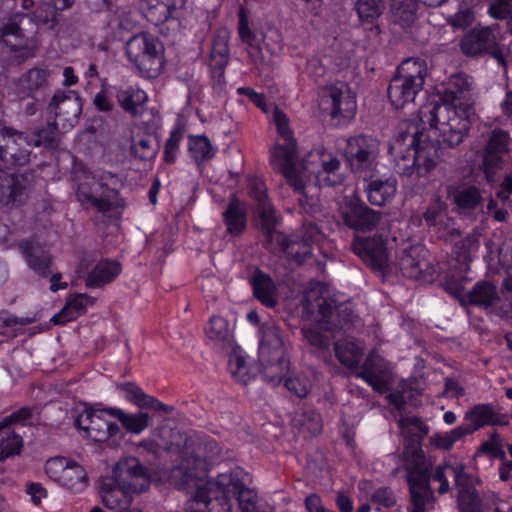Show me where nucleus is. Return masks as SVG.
I'll return each instance as SVG.
<instances>
[{
  "label": "nucleus",
  "mask_w": 512,
  "mask_h": 512,
  "mask_svg": "<svg viewBox=\"0 0 512 512\" xmlns=\"http://www.w3.org/2000/svg\"><path fill=\"white\" fill-rule=\"evenodd\" d=\"M257 211L261 220V227L267 236L268 241H272L273 232L278 224V219L274 208L270 202L257 205Z\"/></svg>",
  "instance_id": "5fc2aeb1"
},
{
  "label": "nucleus",
  "mask_w": 512,
  "mask_h": 512,
  "mask_svg": "<svg viewBox=\"0 0 512 512\" xmlns=\"http://www.w3.org/2000/svg\"><path fill=\"white\" fill-rule=\"evenodd\" d=\"M495 45V37L490 28H474L461 40V50L464 54L476 56L489 52Z\"/></svg>",
  "instance_id": "7c9ffc66"
},
{
  "label": "nucleus",
  "mask_w": 512,
  "mask_h": 512,
  "mask_svg": "<svg viewBox=\"0 0 512 512\" xmlns=\"http://www.w3.org/2000/svg\"><path fill=\"white\" fill-rule=\"evenodd\" d=\"M427 76V64L420 58H408L397 68L396 75L388 87V98L397 108L414 103L422 91Z\"/></svg>",
  "instance_id": "0eeeda50"
},
{
  "label": "nucleus",
  "mask_w": 512,
  "mask_h": 512,
  "mask_svg": "<svg viewBox=\"0 0 512 512\" xmlns=\"http://www.w3.org/2000/svg\"><path fill=\"white\" fill-rule=\"evenodd\" d=\"M204 332L207 339L214 345L230 344L233 338L228 321L220 316H212Z\"/></svg>",
  "instance_id": "79ce46f5"
},
{
  "label": "nucleus",
  "mask_w": 512,
  "mask_h": 512,
  "mask_svg": "<svg viewBox=\"0 0 512 512\" xmlns=\"http://www.w3.org/2000/svg\"><path fill=\"white\" fill-rule=\"evenodd\" d=\"M121 179L108 171L95 174L89 181L79 184L78 200L94 207L101 213H110L123 206L119 195Z\"/></svg>",
  "instance_id": "6e6552de"
},
{
  "label": "nucleus",
  "mask_w": 512,
  "mask_h": 512,
  "mask_svg": "<svg viewBox=\"0 0 512 512\" xmlns=\"http://www.w3.org/2000/svg\"><path fill=\"white\" fill-rule=\"evenodd\" d=\"M363 349L356 342L344 339L335 343V355L346 367H356L360 363Z\"/></svg>",
  "instance_id": "de8ad7c7"
},
{
  "label": "nucleus",
  "mask_w": 512,
  "mask_h": 512,
  "mask_svg": "<svg viewBox=\"0 0 512 512\" xmlns=\"http://www.w3.org/2000/svg\"><path fill=\"white\" fill-rule=\"evenodd\" d=\"M472 433L473 429H468L465 425L458 426L448 432L436 435L435 444L441 449L449 450L456 442Z\"/></svg>",
  "instance_id": "6e6d98bb"
},
{
  "label": "nucleus",
  "mask_w": 512,
  "mask_h": 512,
  "mask_svg": "<svg viewBox=\"0 0 512 512\" xmlns=\"http://www.w3.org/2000/svg\"><path fill=\"white\" fill-rule=\"evenodd\" d=\"M188 148L192 159L197 163L210 160L216 152L206 136H191Z\"/></svg>",
  "instance_id": "8fccbe9b"
},
{
  "label": "nucleus",
  "mask_w": 512,
  "mask_h": 512,
  "mask_svg": "<svg viewBox=\"0 0 512 512\" xmlns=\"http://www.w3.org/2000/svg\"><path fill=\"white\" fill-rule=\"evenodd\" d=\"M510 137L502 129H494L490 132L487 143L482 153V166L486 180L494 182V175L501 167L503 157L509 151Z\"/></svg>",
  "instance_id": "a211bd4d"
},
{
  "label": "nucleus",
  "mask_w": 512,
  "mask_h": 512,
  "mask_svg": "<svg viewBox=\"0 0 512 512\" xmlns=\"http://www.w3.org/2000/svg\"><path fill=\"white\" fill-rule=\"evenodd\" d=\"M116 97L123 110L132 115L141 113L144 104L148 100L146 92L134 86L120 88Z\"/></svg>",
  "instance_id": "ea45409f"
},
{
  "label": "nucleus",
  "mask_w": 512,
  "mask_h": 512,
  "mask_svg": "<svg viewBox=\"0 0 512 512\" xmlns=\"http://www.w3.org/2000/svg\"><path fill=\"white\" fill-rule=\"evenodd\" d=\"M417 0H391L390 14L394 23L401 27L412 24L416 18Z\"/></svg>",
  "instance_id": "a18cd8bd"
},
{
  "label": "nucleus",
  "mask_w": 512,
  "mask_h": 512,
  "mask_svg": "<svg viewBox=\"0 0 512 512\" xmlns=\"http://www.w3.org/2000/svg\"><path fill=\"white\" fill-rule=\"evenodd\" d=\"M32 143L22 132L0 126V160L22 166L29 162Z\"/></svg>",
  "instance_id": "2eb2a0df"
},
{
  "label": "nucleus",
  "mask_w": 512,
  "mask_h": 512,
  "mask_svg": "<svg viewBox=\"0 0 512 512\" xmlns=\"http://www.w3.org/2000/svg\"><path fill=\"white\" fill-rule=\"evenodd\" d=\"M404 469L409 485L411 507L410 512H426L432 492L430 490V464L421 450L413 451L407 459Z\"/></svg>",
  "instance_id": "9b49d317"
},
{
  "label": "nucleus",
  "mask_w": 512,
  "mask_h": 512,
  "mask_svg": "<svg viewBox=\"0 0 512 512\" xmlns=\"http://www.w3.org/2000/svg\"><path fill=\"white\" fill-rule=\"evenodd\" d=\"M27 187L22 176L0 169V203L14 205L26 198Z\"/></svg>",
  "instance_id": "cd10ccee"
},
{
  "label": "nucleus",
  "mask_w": 512,
  "mask_h": 512,
  "mask_svg": "<svg viewBox=\"0 0 512 512\" xmlns=\"http://www.w3.org/2000/svg\"><path fill=\"white\" fill-rule=\"evenodd\" d=\"M223 221L229 235L233 237L240 236L247 226L246 205L233 197L223 212Z\"/></svg>",
  "instance_id": "473e14b6"
},
{
  "label": "nucleus",
  "mask_w": 512,
  "mask_h": 512,
  "mask_svg": "<svg viewBox=\"0 0 512 512\" xmlns=\"http://www.w3.org/2000/svg\"><path fill=\"white\" fill-rule=\"evenodd\" d=\"M467 297L471 304L482 306L485 309L493 306L499 300L496 286L488 281L477 282L468 292Z\"/></svg>",
  "instance_id": "37998d69"
},
{
  "label": "nucleus",
  "mask_w": 512,
  "mask_h": 512,
  "mask_svg": "<svg viewBox=\"0 0 512 512\" xmlns=\"http://www.w3.org/2000/svg\"><path fill=\"white\" fill-rule=\"evenodd\" d=\"M357 377L362 378L375 391L386 392L391 382L390 365L380 355L372 352L365 359Z\"/></svg>",
  "instance_id": "412c9836"
},
{
  "label": "nucleus",
  "mask_w": 512,
  "mask_h": 512,
  "mask_svg": "<svg viewBox=\"0 0 512 512\" xmlns=\"http://www.w3.org/2000/svg\"><path fill=\"white\" fill-rule=\"evenodd\" d=\"M353 252L374 270H385L389 256L381 237H356L352 244Z\"/></svg>",
  "instance_id": "aec40b11"
},
{
  "label": "nucleus",
  "mask_w": 512,
  "mask_h": 512,
  "mask_svg": "<svg viewBox=\"0 0 512 512\" xmlns=\"http://www.w3.org/2000/svg\"><path fill=\"white\" fill-rule=\"evenodd\" d=\"M453 199L459 209L470 210L480 204L482 196L475 186H460L454 191Z\"/></svg>",
  "instance_id": "3c124183"
},
{
  "label": "nucleus",
  "mask_w": 512,
  "mask_h": 512,
  "mask_svg": "<svg viewBox=\"0 0 512 512\" xmlns=\"http://www.w3.org/2000/svg\"><path fill=\"white\" fill-rule=\"evenodd\" d=\"M118 390L123 396L130 402L134 403L139 408H142V404L145 403L148 394L137 385L131 382L123 383L118 385Z\"/></svg>",
  "instance_id": "e2e57ef3"
},
{
  "label": "nucleus",
  "mask_w": 512,
  "mask_h": 512,
  "mask_svg": "<svg viewBox=\"0 0 512 512\" xmlns=\"http://www.w3.org/2000/svg\"><path fill=\"white\" fill-rule=\"evenodd\" d=\"M47 476L73 493H81L88 487L85 469L77 462L65 457H54L45 465Z\"/></svg>",
  "instance_id": "ddd939ff"
},
{
  "label": "nucleus",
  "mask_w": 512,
  "mask_h": 512,
  "mask_svg": "<svg viewBox=\"0 0 512 512\" xmlns=\"http://www.w3.org/2000/svg\"><path fill=\"white\" fill-rule=\"evenodd\" d=\"M323 238V234L314 223H307L301 231V240H292L288 244L289 254L294 255L297 261H302L311 253V245L319 242Z\"/></svg>",
  "instance_id": "e433bc0d"
},
{
  "label": "nucleus",
  "mask_w": 512,
  "mask_h": 512,
  "mask_svg": "<svg viewBox=\"0 0 512 512\" xmlns=\"http://www.w3.org/2000/svg\"><path fill=\"white\" fill-rule=\"evenodd\" d=\"M423 218L428 226L446 224L445 204L440 200H434L423 213Z\"/></svg>",
  "instance_id": "052dcab7"
},
{
  "label": "nucleus",
  "mask_w": 512,
  "mask_h": 512,
  "mask_svg": "<svg viewBox=\"0 0 512 512\" xmlns=\"http://www.w3.org/2000/svg\"><path fill=\"white\" fill-rule=\"evenodd\" d=\"M449 471L458 489V505L461 512H482L480 499L475 491L479 479L467 470L465 463L457 458L448 460Z\"/></svg>",
  "instance_id": "4468645a"
},
{
  "label": "nucleus",
  "mask_w": 512,
  "mask_h": 512,
  "mask_svg": "<svg viewBox=\"0 0 512 512\" xmlns=\"http://www.w3.org/2000/svg\"><path fill=\"white\" fill-rule=\"evenodd\" d=\"M107 409L85 408L75 419V426L83 437L95 442L111 441L110 445H118L123 434L117 424L112 423Z\"/></svg>",
  "instance_id": "f8f14e48"
},
{
  "label": "nucleus",
  "mask_w": 512,
  "mask_h": 512,
  "mask_svg": "<svg viewBox=\"0 0 512 512\" xmlns=\"http://www.w3.org/2000/svg\"><path fill=\"white\" fill-rule=\"evenodd\" d=\"M51 76L46 66H36L24 73L16 82V91L22 98L31 97L48 84Z\"/></svg>",
  "instance_id": "2f4dec72"
},
{
  "label": "nucleus",
  "mask_w": 512,
  "mask_h": 512,
  "mask_svg": "<svg viewBox=\"0 0 512 512\" xmlns=\"http://www.w3.org/2000/svg\"><path fill=\"white\" fill-rule=\"evenodd\" d=\"M253 294L263 305L272 308L277 304V288L272 278L260 270L250 279Z\"/></svg>",
  "instance_id": "c9c22d12"
},
{
  "label": "nucleus",
  "mask_w": 512,
  "mask_h": 512,
  "mask_svg": "<svg viewBox=\"0 0 512 512\" xmlns=\"http://www.w3.org/2000/svg\"><path fill=\"white\" fill-rule=\"evenodd\" d=\"M126 54L145 78L157 77L163 68L164 47L154 36L139 33L129 39Z\"/></svg>",
  "instance_id": "1a4fd4ad"
},
{
  "label": "nucleus",
  "mask_w": 512,
  "mask_h": 512,
  "mask_svg": "<svg viewBox=\"0 0 512 512\" xmlns=\"http://www.w3.org/2000/svg\"><path fill=\"white\" fill-rule=\"evenodd\" d=\"M296 163L297 174L299 176H307L304 188L295 191L302 195L299 198L301 206H304V201H307L306 189L312 182V175L314 177V184L319 187L340 185L344 180L339 158L327 149L322 148L311 151L302 160L296 158Z\"/></svg>",
  "instance_id": "39448f33"
},
{
  "label": "nucleus",
  "mask_w": 512,
  "mask_h": 512,
  "mask_svg": "<svg viewBox=\"0 0 512 512\" xmlns=\"http://www.w3.org/2000/svg\"><path fill=\"white\" fill-rule=\"evenodd\" d=\"M379 142L370 136H355L347 140L345 156L353 170L372 168L379 154Z\"/></svg>",
  "instance_id": "dca6fc26"
},
{
  "label": "nucleus",
  "mask_w": 512,
  "mask_h": 512,
  "mask_svg": "<svg viewBox=\"0 0 512 512\" xmlns=\"http://www.w3.org/2000/svg\"><path fill=\"white\" fill-rule=\"evenodd\" d=\"M357 14L362 22L373 23L383 13V0H358L355 5Z\"/></svg>",
  "instance_id": "864d4df0"
},
{
  "label": "nucleus",
  "mask_w": 512,
  "mask_h": 512,
  "mask_svg": "<svg viewBox=\"0 0 512 512\" xmlns=\"http://www.w3.org/2000/svg\"><path fill=\"white\" fill-rule=\"evenodd\" d=\"M258 351V360L268 362L269 357L286 356V347L280 329L273 323L262 326Z\"/></svg>",
  "instance_id": "393cba45"
},
{
  "label": "nucleus",
  "mask_w": 512,
  "mask_h": 512,
  "mask_svg": "<svg viewBox=\"0 0 512 512\" xmlns=\"http://www.w3.org/2000/svg\"><path fill=\"white\" fill-rule=\"evenodd\" d=\"M344 223L355 230H372L380 219L381 214L370 209L364 203L350 200L341 208Z\"/></svg>",
  "instance_id": "4be33fe9"
},
{
  "label": "nucleus",
  "mask_w": 512,
  "mask_h": 512,
  "mask_svg": "<svg viewBox=\"0 0 512 512\" xmlns=\"http://www.w3.org/2000/svg\"><path fill=\"white\" fill-rule=\"evenodd\" d=\"M326 291V286L321 282L311 284L309 291L306 293L304 302L308 311L318 309L321 318L316 324L309 325L302 328L304 338L312 346L318 349H324L329 346V339L324 335L321 330L332 331L330 326V319L333 317V307L328 303L323 293Z\"/></svg>",
  "instance_id": "9d476101"
},
{
  "label": "nucleus",
  "mask_w": 512,
  "mask_h": 512,
  "mask_svg": "<svg viewBox=\"0 0 512 512\" xmlns=\"http://www.w3.org/2000/svg\"><path fill=\"white\" fill-rule=\"evenodd\" d=\"M112 478L124 487H130L138 493L145 491L150 485L145 467L134 457H127L118 461L113 469Z\"/></svg>",
  "instance_id": "6ab92c4d"
},
{
  "label": "nucleus",
  "mask_w": 512,
  "mask_h": 512,
  "mask_svg": "<svg viewBox=\"0 0 512 512\" xmlns=\"http://www.w3.org/2000/svg\"><path fill=\"white\" fill-rule=\"evenodd\" d=\"M249 481L250 476L248 473L241 468H235L230 472L219 474L215 483H208L205 486L213 488L215 492L231 500Z\"/></svg>",
  "instance_id": "c85d7f7f"
},
{
  "label": "nucleus",
  "mask_w": 512,
  "mask_h": 512,
  "mask_svg": "<svg viewBox=\"0 0 512 512\" xmlns=\"http://www.w3.org/2000/svg\"><path fill=\"white\" fill-rule=\"evenodd\" d=\"M292 425L305 436L318 435L323 427L321 416L312 409L297 412L292 419Z\"/></svg>",
  "instance_id": "c03bdc74"
},
{
  "label": "nucleus",
  "mask_w": 512,
  "mask_h": 512,
  "mask_svg": "<svg viewBox=\"0 0 512 512\" xmlns=\"http://www.w3.org/2000/svg\"><path fill=\"white\" fill-rule=\"evenodd\" d=\"M60 131H62L61 128L55 122L48 123L29 137V140L32 143V147L54 148L58 143Z\"/></svg>",
  "instance_id": "603ef678"
},
{
  "label": "nucleus",
  "mask_w": 512,
  "mask_h": 512,
  "mask_svg": "<svg viewBox=\"0 0 512 512\" xmlns=\"http://www.w3.org/2000/svg\"><path fill=\"white\" fill-rule=\"evenodd\" d=\"M425 249L421 245H410L404 249L398 259L397 266L404 277L419 279L427 268Z\"/></svg>",
  "instance_id": "c756f323"
},
{
  "label": "nucleus",
  "mask_w": 512,
  "mask_h": 512,
  "mask_svg": "<svg viewBox=\"0 0 512 512\" xmlns=\"http://www.w3.org/2000/svg\"><path fill=\"white\" fill-rule=\"evenodd\" d=\"M389 153L395 171L407 177H426L440 161L438 148L429 140L424 127L410 120L399 124L389 144Z\"/></svg>",
  "instance_id": "f03ea898"
},
{
  "label": "nucleus",
  "mask_w": 512,
  "mask_h": 512,
  "mask_svg": "<svg viewBox=\"0 0 512 512\" xmlns=\"http://www.w3.org/2000/svg\"><path fill=\"white\" fill-rule=\"evenodd\" d=\"M331 116L351 119L357 110L356 96L346 84L333 86L329 89Z\"/></svg>",
  "instance_id": "a878e982"
},
{
  "label": "nucleus",
  "mask_w": 512,
  "mask_h": 512,
  "mask_svg": "<svg viewBox=\"0 0 512 512\" xmlns=\"http://www.w3.org/2000/svg\"><path fill=\"white\" fill-rule=\"evenodd\" d=\"M108 412L110 417L117 418L130 433L140 434L148 427L149 416L146 413L127 414L119 408H108Z\"/></svg>",
  "instance_id": "49530a36"
},
{
  "label": "nucleus",
  "mask_w": 512,
  "mask_h": 512,
  "mask_svg": "<svg viewBox=\"0 0 512 512\" xmlns=\"http://www.w3.org/2000/svg\"><path fill=\"white\" fill-rule=\"evenodd\" d=\"M56 8L49 4L39 6L32 15L18 14L10 19L0 29V42L13 52H19L21 57L28 58L37 48L35 39L36 30L24 28V24L34 22L36 26L46 25L53 28L55 25Z\"/></svg>",
  "instance_id": "20e7f679"
},
{
  "label": "nucleus",
  "mask_w": 512,
  "mask_h": 512,
  "mask_svg": "<svg viewBox=\"0 0 512 512\" xmlns=\"http://www.w3.org/2000/svg\"><path fill=\"white\" fill-rule=\"evenodd\" d=\"M22 447V438L0 423V461L16 455Z\"/></svg>",
  "instance_id": "09e8293b"
},
{
  "label": "nucleus",
  "mask_w": 512,
  "mask_h": 512,
  "mask_svg": "<svg viewBox=\"0 0 512 512\" xmlns=\"http://www.w3.org/2000/svg\"><path fill=\"white\" fill-rule=\"evenodd\" d=\"M273 120L283 143H277L270 155V163L276 172L286 179L294 191L302 190L307 176L297 174L296 143L289 127V120L281 110L275 109Z\"/></svg>",
  "instance_id": "423d86ee"
},
{
  "label": "nucleus",
  "mask_w": 512,
  "mask_h": 512,
  "mask_svg": "<svg viewBox=\"0 0 512 512\" xmlns=\"http://www.w3.org/2000/svg\"><path fill=\"white\" fill-rule=\"evenodd\" d=\"M95 299L87 294L71 295L60 312L52 317L54 324L62 325L82 315L88 307H91Z\"/></svg>",
  "instance_id": "72a5a7b5"
},
{
  "label": "nucleus",
  "mask_w": 512,
  "mask_h": 512,
  "mask_svg": "<svg viewBox=\"0 0 512 512\" xmlns=\"http://www.w3.org/2000/svg\"><path fill=\"white\" fill-rule=\"evenodd\" d=\"M182 138L183 135L179 130L175 129L170 132L163 152V159L167 164H172L176 161Z\"/></svg>",
  "instance_id": "680f3d73"
},
{
  "label": "nucleus",
  "mask_w": 512,
  "mask_h": 512,
  "mask_svg": "<svg viewBox=\"0 0 512 512\" xmlns=\"http://www.w3.org/2000/svg\"><path fill=\"white\" fill-rule=\"evenodd\" d=\"M235 498L242 512H257V493L247 485L237 493Z\"/></svg>",
  "instance_id": "0e129e2a"
},
{
  "label": "nucleus",
  "mask_w": 512,
  "mask_h": 512,
  "mask_svg": "<svg viewBox=\"0 0 512 512\" xmlns=\"http://www.w3.org/2000/svg\"><path fill=\"white\" fill-rule=\"evenodd\" d=\"M27 265L41 276H47L51 266L48 251L36 240H23L18 244Z\"/></svg>",
  "instance_id": "bb28decb"
},
{
  "label": "nucleus",
  "mask_w": 512,
  "mask_h": 512,
  "mask_svg": "<svg viewBox=\"0 0 512 512\" xmlns=\"http://www.w3.org/2000/svg\"><path fill=\"white\" fill-rule=\"evenodd\" d=\"M121 272V266L116 261L102 260L98 262L86 278L88 288H101L115 280Z\"/></svg>",
  "instance_id": "58836bf2"
},
{
  "label": "nucleus",
  "mask_w": 512,
  "mask_h": 512,
  "mask_svg": "<svg viewBox=\"0 0 512 512\" xmlns=\"http://www.w3.org/2000/svg\"><path fill=\"white\" fill-rule=\"evenodd\" d=\"M471 82L465 75L450 78L442 102L431 101L419 110L422 125L434 130L438 142L453 148L460 145L468 135L473 111Z\"/></svg>",
  "instance_id": "f257e3e1"
},
{
  "label": "nucleus",
  "mask_w": 512,
  "mask_h": 512,
  "mask_svg": "<svg viewBox=\"0 0 512 512\" xmlns=\"http://www.w3.org/2000/svg\"><path fill=\"white\" fill-rule=\"evenodd\" d=\"M229 39L230 31L227 28H220L213 40L210 68L213 78L217 79L219 83L224 82L225 69L229 63Z\"/></svg>",
  "instance_id": "b1692460"
},
{
  "label": "nucleus",
  "mask_w": 512,
  "mask_h": 512,
  "mask_svg": "<svg viewBox=\"0 0 512 512\" xmlns=\"http://www.w3.org/2000/svg\"><path fill=\"white\" fill-rule=\"evenodd\" d=\"M488 14L494 19L507 20L512 15V0H493L488 7Z\"/></svg>",
  "instance_id": "774afa93"
},
{
  "label": "nucleus",
  "mask_w": 512,
  "mask_h": 512,
  "mask_svg": "<svg viewBox=\"0 0 512 512\" xmlns=\"http://www.w3.org/2000/svg\"><path fill=\"white\" fill-rule=\"evenodd\" d=\"M465 420L468 429H473V432L488 425H500L502 421L499 413L490 404H478L468 410L465 414Z\"/></svg>",
  "instance_id": "4c0bfd02"
},
{
  "label": "nucleus",
  "mask_w": 512,
  "mask_h": 512,
  "mask_svg": "<svg viewBox=\"0 0 512 512\" xmlns=\"http://www.w3.org/2000/svg\"><path fill=\"white\" fill-rule=\"evenodd\" d=\"M228 368L232 376L240 383L247 384L251 379L247 360L241 355H233L229 360Z\"/></svg>",
  "instance_id": "bf43d9fd"
},
{
  "label": "nucleus",
  "mask_w": 512,
  "mask_h": 512,
  "mask_svg": "<svg viewBox=\"0 0 512 512\" xmlns=\"http://www.w3.org/2000/svg\"><path fill=\"white\" fill-rule=\"evenodd\" d=\"M238 34L241 41L250 48L256 44V34L250 29L248 17L241 9L238 15Z\"/></svg>",
  "instance_id": "69168bd1"
},
{
  "label": "nucleus",
  "mask_w": 512,
  "mask_h": 512,
  "mask_svg": "<svg viewBox=\"0 0 512 512\" xmlns=\"http://www.w3.org/2000/svg\"><path fill=\"white\" fill-rule=\"evenodd\" d=\"M480 247V242L475 236H467L455 244L457 261L467 263L472 260Z\"/></svg>",
  "instance_id": "4d7b16f0"
},
{
  "label": "nucleus",
  "mask_w": 512,
  "mask_h": 512,
  "mask_svg": "<svg viewBox=\"0 0 512 512\" xmlns=\"http://www.w3.org/2000/svg\"><path fill=\"white\" fill-rule=\"evenodd\" d=\"M50 113L55 116V123L62 131H68L78 122L82 112V102L73 91H57L50 104Z\"/></svg>",
  "instance_id": "f3484780"
},
{
  "label": "nucleus",
  "mask_w": 512,
  "mask_h": 512,
  "mask_svg": "<svg viewBox=\"0 0 512 512\" xmlns=\"http://www.w3.org/2000/svg\"><path fill=\"white\" fill-rule=\"evenodd\" d=\"M99 494L102 503L108 509L123 511L131 505L134 494H138V492H134L130 487H124L112 477H102L99 484Z\"/></svg>",
  "instance_id": "5701e85b"
},
{
  "label": "nucleus",
  "mask_w": 512,
  "mask_h": 512,
  "mask_svg": "<svg viewBox=\"0 0 512 512\" xmlns=\"http://www.w3.org/2000/svg\"><path fill=\"white\" fill-rule=\"evenodd\" d=\"M264 381L277 386L287 375L289 360L286 356L279 358L269 357L268 362L259 361Z\"/></svg>",
  "instance_id": "a19ab883"
},
{
  "label": "nucleus",
  "mask_w": 512,
  "mask_h": 512,
  "mask_svg": "<svg viewBox=\"0 0 512 512\" xmlns=\"http://www.w3.org/2000/svg\"><path fill=\"white\" fill-rule=\"evenodd\" d=\"M132 152L140 159H151L157 154V146L151 136H143L133 141Z\"/></svg>",
  "instance_id": "13d9d810"
},
{
  "label": "nucleus",
  "mask_w": 512,
  "mask_h": 512,
  "mask_svg": "<svg viewBox=\"0 0 512 512\" xmlns=\"http://www.w3.org/2000/svg\"><path fill=\"white\" fill-rule=\"evenodd\" d=\"M304 73L314 82H318L327 73V67L323 59L317 56L307 60Z\"/></svg>",
  "instance_id": "338daca9"
},
{
  "label": "nucleus",
  "mask_w": 512,
  "mask_h": 512,
  "mask_svg": "<svg viewBox=\"0 0 512 512\" xmlns=\"http://www.w3.org/2000/svg\"><path fill=\"white\" fill-rule=\"evenodd\" d=\"M397 191L394 177L372 179L366 186V193L372 205L381 206L391 201Z\"/></svg>",
  "instance_id": "f704fd0d"
},
{
  "label": "nucleus",
  "mask_w": 512,
  "mask_h": 512,
  "mask_svg": "<svg viewBox=\"0 0 512 512\" xmlns=\"http://www.w3.org/2000/svg\"><path fill=\"white\" fill-rule=\"evenodd\" d=\"M203 445V449L208 452L203 454L202 447H199L195 457L182 459L181 463L171 470L170 482L179 489L196 487L193 501L203 505L204 512H231L232 504L228 497L221 496L213 488L200 484L207 476L208 467L219 454V447L214 440L207 441Z\"/></svg>",
  "instance_id": "7ed1b4c3"
}]
</instances>
